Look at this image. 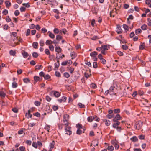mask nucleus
<instances>
[{
  "instance_id": "nucleus-1",
  "label": "nucleus",
  "mask_w": 151,
  "mask_h": 151,
  "mask_svg": "<svg viewBox=\"0 0 151 151\" xmlns=\"http://www.w3.org/2000/svg\"><path fill=\"white\" fill-rule=\"evenodd\" d=\"M65 130L66 132V134L69 135L71 134L72 132L71 131V128L70 126L65 127Z\"/></svg>"
},
{
  "instance_id": "nucleus-2",
  "label": "nucleus",
  "mask_w": 151,
  "mask_h": 151,
  "mask_svg": "<svg viewBox=\"0 0 151 151\" xmlns=\"http://www.w3.org/2000/svg\"><path fill=\"white\" fill-rule=\"evenodd\" d=\"M142 125V122L141 121L137 122L135 124V127L137 129H139L141 128Z\"/></svg>"
},
{
  "instance_id": "nucleus-3",
  "label": "nucleus",
  "mask_w": 151,
  "mask_h": 151,
  "mask_svg": "<svg viewBox=\"0 0 151 151\" xmlns=\"http://www.w3.org/2000/svg\"><path fill=\"white\" fill-rule=\"evenodd\" d=\"M96 118V115L94 116L93 117L91 116L88 118L87 120L88 122H91Z\"/></svg>"
},
{
  "instance_id": "nucleus-4",
  "label": "nucleus",
  "mask_w": 151,
  "mask_h": 151,
  "mask_svg": "<svg viewBox=\"0 0 151 151\" xmlns=\"http://www.w3.org/2000/svg\"><path fill=\"white\" fill-rule=\"evenodd\" d=\"M122 29L120 26H118L116 29V31L118 34H120L122 32Z\"/></svg>"
},
{
  "instance_id": "nucleus-5",
  "label": "nucleus",
  "mask_w": 151,
  "mask_h": 151,
  "mask_svg": "<svg viewBox=\"0 0 151 151\" xmlns=\"http://www.w3.org/2000/svg\"><path fill=\"white\" fill-rule=\"evenodd\" d=\"M66 99V97L63 96L61 99H58V101L60 102L61 103L62 101L65 102Z\"/></svg>"
},
{
  "instance_id": "nucleus-6",
  "label": "nucleus",
  "mask_w": 151,
  "mask_h": 151,
  "mask_svg": "<svg viewBox=\"0 0 151 151\" xmlns=\"http://www.w3.org/2000/svg\"><path fill=\"white\" fill-rule=\"evenodd\" d=\"M69 115L67 114H65L64 116L63 121H68L69 119Z\"/></svg>"
},
{
  "instance_id": "nucleus-7",
  "label": "nucleus",
  "mask_w": 151,
  "mask_h": 151,
  "mask_svg": "<svg viewBox=\"0 0 151 151\" xmlns=\"http://www.w3.org/2000/svg\"><path fill=\"white\" fill-rule=\"evenodd\" d=\"M30 112L31 110H29L28 111V115H27V113H26L25 116H26L28 118H29V117L31 118L32 117V115L31 114H30Z\"/></svg>"
},
{
  "instance_id": "nucleus-8",
  "label": "nucleus",
  "mask_w": 151,
  "mask_h": 151,
  "mask_svg": "<svg viewBox=\"0 0 151 151\" xmlns=\"http://www.w3.org/2000/svg\"><path fill=\"white\" fill-rule=\"evenodd\" d=\"M103 121L104 122H105V125L107 126H109L110 125V121L106 119L103 120Z\"/></svg>"
},
{
  "instance_id": "nucleus-9",
  "label": "nucleus",
  "mask_w": 151,
  "mask_h": 151,
  "mask_svg": "<svg viewBox=\"0 0 151 151\" xmlns=\"http://www.w3.org/2000/svg\"><path fill=\"white\" fill-rule=\"evenodd\" d=\"M62 49L60 47H59V46H58L57 47L55 48V51L58 53L60 52L61 51Z\"/></svg>"
},
{
  "instance_id": "nucleus-10",
  "label": "nucleus",
  "mask_w": 151,
  "mask_h": 151,
  "mask_svg": "<svg viewBox=\"0 0 151 151\" xmlns=\"http://www.w3.org/2000/svg\"><path fill=\"white\" fill-rule=\"evenodd\" d=\"M130 139L133 142H136L138 140L137 138L135 136H133Z\"/></svg>"
},
{
  "instance_id": "nucleus-11",
  "label": "nucleus",
  "mask_w": 151,
  "mask_h": 151,
  "mask_svg": "<svg viewBox=\"0 0 151 151\" xmlns=\"http://www.w3.org/2000/svg\"><path fill=\"white\" fill-rule=\"evenodd\" d=\"M22 54L23 57L25 58H27L28 55L27 53L25 51H24L23 52H22Z\"/></svg>"
},
{
  "instance_id": "nucleus-12",
  "label": "nucleus",
  "mask_w": 151,
  "mask_h": 151,
  "mask_svg": "<svg viewBox=\"0 0 151 151\" xmlns=\"http://www.w3.org/2000/svg\"><path fill=\"white\" fill-rule=\"evenodd\" d=\"M97 53L96 51H94L92 52H91L90 54V55L92 57H93L97 55Z\"/></svg>"
},
{
  "instance_id": "nucleus-13",
  "label": "nucleus",
  "mask_w": 151,
  "mask_h": 151,
  "mask_svg": "<svg viewBox=\"0 0 151 151\" xmlns=\"http://www.w3.org/2000/svg\"><path fill=\"white\" fill-rule=\"evenodd\" d=\"M6 95V94L4 92L1 91H0V96L2 98L5 97Z\"/></svg>"
},
{
  "instance_id": "nucleus-14",
  "label": "nucleus",
  "mask_w": 151,
  "mask_h": 151,
  "mask_svg": "<svg viewBox=\"0 0 151 151\" xmlns=\"http://www.w3.org/2000/svg\"><path fill=\"white\" fill-rule=\"evenodd\" d=\"M48 33H49V36L50 38L52 39H53L55 38V35L53 33L50 31L48 32Z\"/></svg>"
},
{
  "instance_id": "nucleus-15",
  "label": "nucleus",
  "mask_w": 151,
  "mask_h": 151,
  "mask_svg": "<svg viewBox=\"0 0 151 151\" xmlns=\"http://www.w3.org/2000/svg\"><path fill=\"white\" fill-rule=\"evenodd\" d=\"M141 28L143 30H146L147 29V27L146 25H145V24H144L141 26Z\"/></svg>"
},
{
  "instance_id": "nucleus-16",
  "label": "nucleus",
  "mask_w": 151,
  "mask_h": 151,
  "mask_svg": "<svg viewBox=\"0 0 151 151\" xmlns=\"http://www.w3.org/2000/svg\"><path fill=\"white\" fill-rule=\"evenodd\" d=\"M63 122L64 124L63 125H65V127H69L68 125L69 124V123L68 122V121H63Z\"/></svg>"
},
{
  "instance_id": "nucleus-17",
  "label": "nucleus",
  "mask_w": 151,
  "mask_h": 151,
  "mask_svg": "<svg viewBox=\"0 0 151 151\" xmlns=\"http://www.w3.org/2000/svg\"><path fill=\"white\" fill-rule=\"evenodd\" d=\"M34 78L35 80V81L36 82H37L38 81H41V80H40V78L39 77L37 76H34Z\"/></svg>"
},
{
  "instance_id": "nucleus-18",
  "label": "nucleus",
  "mask_w": 151,
  "mask_h": 151,
  "mask_svg": "<svg viewBox=\"0 0 151 151\" xmlns=\"http://www.w3.org/2000/svg\"><path fill=\"white\" fill-rule=\"evenodd\" d=\"M52 44V41L50 40H47L46 42V44L47 45H50Z\"/></svg>"
},
{
  "instance_id": "nucleus-19",
  "label": "nucleus",
  "mask_w": 151,
  "mask_h": 151,
  "mask_svg": "<svg viewBox=\"0 0 151 151\" xmlns=\"http://www.w3.org/2000/svg\"><path fill=\"white\" fill-rule=\"evenodd\" d=\"M54 95L56 97H58L60 96V94L58 92L55 91L54 93Z\"/></svg>"
},
{
  "instance_id": "nucleus-20",
  "label": "nucleus",
  "mask_w": 151,
  "mask_h": 151,
  "mask_svg": "<svg viewBox=\"0 0 151 151\" xmlns=\"http://www.w3.org/2000/svg\"><path fill=\"white\" fill-rule=\"evenodd\" d=\"M18 85L17 83L14 82L12 83V87L13 88H15L17 87Z\"/></svg>"
},
{
  "instance_id": "nucleus-21",
  "label": "nucleus",
  "mask_w": 151,
  "mask_h": 151,
  "mask_svg": "<svg viewBox=\"0 0 151 151\" xmlns=\"http://www.w3.org/2000/svg\"><path fill=\"white\" fill-rule=\"evenodd\" d=\"M107 149L109 151H113L114 149V147L112 146L108 147Z\"/></svg>"
},
{
  "instance_id": "nucleus-22",
  "label": "nucleus",
  "mask_w": 151,
  "mask_h": 151,
  "mask_svg": "<svg viewBox=\"0 0 151 151\" xmlns=\"http://www.w3.org/2000/svg\"><path fill=\"white\" fill-rule=\"evenodd\" d=\"M62 39V37L59 35H57V36H56V40L58 41V42H59V41H60V40Z\"/></svg>"
},
{
  "instance_id": "nucleus-23",
  "label": "nucleus",
  "mask_w": 151,
  "mask_h": 151,
  "mask_svg": "<svg viewBox=\"0 0 151 151\" xmlns=\"http://www.w3.org/2000/svg\"><path fill=\"white\" fill-rule=\"evenodd\" d=\"M109 46H108L106 45H104L102 46V49L104 50H108V47H109Z\"/></svg>"
},
{
  "instance_id": "nucleus-24",
  "label": "nucleus",
  "mask_w": 151,
  "mask_h": 151,
  "mask_svg": "<svg viewBox=\"0 0 151 151\" xmlns=\"http://www.w3.org/2000/svg\"><path fill=\"white\" fill-rule=\"evenodd\" d=\"M58 54H56V58L57 59V60L60 59V58L62 59L63 57H64L65 56L63 54L61 56H59L58 57Z\"/></svg>"
},
{
  "instance_id": "nucleus-25",
  "label": "nucleus",
  "mask_w": 151,
  "mask_h": 151,
  "mask_svg": "<svg viewBox=\"0 0 151 151\" xmlns=\"http://www.w3.org/2000/svg\"><path fill=\"white\" fill-rule=\"evenodd\" d=\"M32 55L33 57L35 58H37L39 55L38 53L36 52H33L32 53Z\"/></svg>"
},
{
  "instance_id": "nucleus-26",
  "label": "nucleus",
  "mask_w": 151,
  "mask_h": 151,
  "mask_svg": "<svg viewBox=\"0 0 151 151\" xmlns=\"http://www.w3.org/2000/svg\"><path fill=\"white\" fill-rule=\"evenodd\" d=\"M38 45V43L37 42H34L33 44V47L36 49L37 48V46Z\"/></svg>"
},
{
  "instance_id": "nucleus-27",
  "label": "nucleus",
  "mask_w": 151,
  "mask_h": 151,
  "mask_svg": "<svg viewBox=\"0 0 151 151\" xmlns=\"http://www.w3.org/2000/svg\"><path fill=\"white\" fill-rule=\"evenodd\" d=\"M60 64L59 63V61L58 60L57 62L55 63V68H58Z\"/></svg>"
},
{
  "instance_id": "nucleus-28",
  "label": "nucleus",
  "mask_w": 151,
  "mask_h": 151,
  "mask_svg": "<svg viewBox=\"0 0 151 151\" xmlns=\"http://www.w3.org/2000/svg\"><path fill=\"white\" fill-rule=\"evenodd\" d=\"M6 6L7 7H9L11 6V3L8 1H6L5 2Z\"/></svg>"
},
{
  "instance_id": "nucleus-29",
  "label": "nucleus",
  "mask_w": 151,
  "mask_h": 151,
  "mask_svg": "<svg viewBox=\"0 0 151 151\" xmlns=\"http://www.w3.org/2000/svg\"><path fill=\"white\" fill-rule=\"evenodd\" d=\"M114 111L115 113L118 114L120 112V109H116L114 110Z\"/></svg>"
},
{
  "instance_id": "nucleus-30",
  "label": "nucleus",
  "mask_w": 151,
  "mask_h": 151,
  "mask_svg": "<svg viewBox=\"0 0 151 151\" xmlns=\"http://www.w3.org/2000/svg\"><path fill=\"white\" fill-rule=\"evenodd\" d=\"M115 119H117L118 120L121 119L122 117L120 116L119 114H117L115 117Z\"/></svg>"
},
{
  "instance_id": "nucleus-31",
  "label": "nucleus",
  "mask_w": 151,
  "mask_h": 151,
  "mask_svg": "<svg viewBox=\"0 0 151 151\" xmlns=\"http://www.w3.org/2000/svg\"><path fill=\"white\" fill-rule=\"evenodd\" d=\"M135 33L137 35L141 32L142 31L140 29H138L135 30Z\"/></svg>"
},
{
  "instance_id": "nucleus-32",
  "label": "nucleus",
  "mask_w": 151,
  "mask_h": 151,
  "mask_svg": "<svg viewBox=\"0 0 151 151\" xmlns=\"http://www.w3.org/2000/svg\"><path fill=\"white\" fill-rule=\"evenodd\" d=\"M40 45L41 46H43L44 45V41L43 40H41L40 42Z\"/></svg>"
},
{
  "instance_id": "nucleus-33",
  "label": "nucleus",
  "mask_w": 151,
  "mask_h": 151,
  "mask_svg": "<svg viewBox=\"0 0 151 151\" xmlns=\"http://www.w3.org/2000/svg\"><path fill=\"white\" fill-rule=\"evenodd\" d=\"M64 76L67 78H68L70 77L69 74L67 72H65L63 74Z\"/></svg>"
},
{
  "instance_id": "nucleus-34",
  "label": "nucleus",
  "mask_w": 151,
  "mask_h": 151,
  "mask_svg": "<svg viewBox=\"0 0 151 151\" xmlns=\"http://www.w3.org/2000/svg\"><path fill=\"white\" fill-rule=\"evenodd\" d=\"M91 88H97L96 85L94 83H92L90 85Z\"/></svg>"
},
{
  "instance_id": "nucleus-35",
  "label": "nucleus",
  "mask_w": 151,
  "mask_h": 151,
  "mask_svg": "<svg viewBox=\"0 0 151 151\" xmlns=\"http://www.w3.org/2000/svg\"><path fill=\"white\" fill-rule=\"evenodd\" d=\"M15 51H13L12 50H11L10 51L9 53L12 56H14L15 55Z\"/></svg>"
},
{
  "instance_id": "nucleus-36",
  "label": "nucleus",
  "mask_w": 151,
  "mask_h": 151,
  "mask_svg": "<svg viewBox=\"0 0 151 151\" xmlns=\"http://www.w3.org/2000/svg\"><path fill=\"white\" fill-rule=\"evenodd\" d=\"M77 128L80 129L82 128V125L78 123L76 125Z\"/></svg>"
},
{
  "instance_id": "nucleus-37",
  "label": "nucleus",
  "mask_w": 151,
  "mask_h": 151,
  "mask_svg": "<svg viewBox=\"0 0 151 151\" xmlns=\"http://www.w3.org/2000/svg\"><path fill=\"white\" fill-rule=\"evenodd\" d=\"M44 77L45 79L47 80L49 79L50 78V77L49 75L47 74L45 75Z\"/></svg>"
},
{
  "instance_id": "nucleus-38",
  "label": "nucleus",
  "mask_w": 151,
  "mask_h": 151,
  "mask_svg": "<svg viewBox=\"0 0 151 151\" xmlns=\"http://www.w3.org/2000/svg\"><path fill=\"white\" fill-rule=\"evenodd\" d=\"M78 105L81 108H84L85 106L84 105L80 103H79Z\"/></svg>"
},
{
  "instance_id": "nucleus-39",
  "label": "nucleus",
  "mask_w": 151,
  "mask_h": 151,
  "mask_svg": "<svg viewBox=\"0 0 151 151\" xmlns=\"http://www.w3.org/2000/svg\"><path fill=\"white\" fill-rule=\"evenodd\" d=\"M45 52L47 55H50V52L49 51V50L47 49H46L45 50Z\"/></svg>"
},
{
  "instance_id": "nucleus-40",
  "label": "nucleus",
  "mask_w": 151,
  "mask_h": 151,
  "mask_svg": "<svg viewBox=\"0 0 151 151\" xmlns=\"http://www.w3.org/2000/svg\"><path fill=\"white\" fill-rule=\"evenodd\" d=\"M36 69H42V67H43V66L42 65H37L36 66Z\"/></svg>"
},
{
  "instance_id": "nucleus-41",
  "label": "nucleus",
  "mask_w": 151,
  "mask_h": 151,
  "mask_svg": "<svg viewBox=\"0 0 151 151\" xmlns=\"http://www.w3.org/2000/svg\"><path fill=\"white\" fill-rule=\"evenodd\" d=\"M122 48L125 50H126L128 48V46L126 45H122Z\"/></svg>"
},
{
  "instance_id": "nucleus-42",
  "label": "nucleus",
  "mask_w": 151,
  "mask_h": 151,
  "mask_svg": "<svg viewBox=\"0 0 151 151\" xmlns=\"http://www.w3.org/2000/svg\"><path fill=\"white\" fill-rule=\"evenodd\" d=\"M54 33L55 34H57L59 33V31L58 29L55 28L53 30Z\"/></svg>"
},
{
  "instance_id": "nucleus-43",
  "label": "nucleus",
  "mask_w": 151,
  "mask_h": 151,
  "mask_svg": "<svg viewBox=\"0 0 151 151\" xmlns=\"http://www.w3.org/2000/svg\"><path fill=\"white\" fill-rule=\"evenodd\" d=\"M55 145V142L54 141H52V142L50 144V148H53L54 147Z\"/></svg>"
},
{
  "instance_id": "nucleus-44",
  "label": "nucleus",
  "mask_w": 151,
  "mask_h": 151,
  "mask_svg": "<svg viewBox=\"0 0 151 151\" xmlns=\"http://www.w3.org/2000/svg\"><path fill=\"white\" fill-rule=\"evenodd\" d=\"M32 146H33V147H34L36 148H37V143L36 142H33Z\"/></svg>"
},
{
  "instance_id": "nucleus-45",
  "label": "nucleus",
  "mask_w": 151,
  "mask_h": 151,
  "mask_svg": "<svg viewBox=\"0 0 151 151\" xmlns=\"http://www.w3.org/2000/svg\"><path fill=\"white\" fill-rule=\"evenodd\" d=\"M23 6H25L26 7L28 8L30 6V5L28 3H23L22 4Z\"/></svg>"
},
{
  "instance_id": "nucleus-46",
  "label": "nucleus",
  "mask_w": 151,
  "mask_h": 151,
  "mask_svg": "<svg viewBox=\"0 0 151 151\" xmlns=\"http://www.w3.org/2000/svg\"><path fill=\"white\" fill-rule=\"evenodd\" d=\"M50 50L51 51H53L54 50V47L52 45H50L49 46Z\"/></svg>"
},
{
  "instance_id": "nucleus-47",
  "label": "nucleus",
  "mask_w": 151,
  "mask_h": 151,
  "mask_svg": "<svg viewBox=\"0 0 151 151\" xmlns=\"http://www.w3.org/2000/svg\"><path fill=\"white\" fill-rule=\"evenodd\" d=\"M138 137L140 139H144L145 138V136L143 135H141L138 136Z\"/></svg>"
},
{
  "instance_id": "nucleus-48",
  "label": "nucleus",
  "mask_w": 151,
  "mask_h": 151,
  "mask_svg": "<svg viewBox=\"0 0 151 151\" xmlns=\"http://www.w3.org/2000/svg\"><path fill=\"white\" fill-rule=\"evenodd\" d=\"M19 14V12L18 10H16L14 12V14L16 16H18Z\"/></svg>"
},
{
  "instance_id": "nucleus-49",
  "label": "nucleus",
  "mask_w": 151,
  "mask_h": 151,
  "mask_svg": "<svg viewBox=\"0 0 151 151\" xmlns=\"http://www.w3.org/2000/svg\"><path fill=\"white\" fill-rule=\"evenodd\" d=\"M30 29H28L27 30V31L26 33V36H28V35H29L30 34Z\"/></svg>"
},
{
  "instance_id": "nucleus-50",
  "label": "nucleus",
  "mask_w": 151,
  "mask_h": 151,
  "mask_svg": "<svg viewBox=\"0 0 151 151\" xmlns=\"http://www.w3.org/2000/svg\"><path fill=\"white\" fill-rule=\"evenodd\" d=\"M12 111L15 113H17L18 112V110L16 108H13Z\"/></svg>"
},
{
  "instance_id": "nucleus-51",
  "label": "nucleus",
  "mask_w": 151,
  "mask_h": 151,
  "mask_svg": "<svg viewBox=\"0 0 151 151\" xmlns=\"http://www.w3.org/2000/svg\"><path fill=\"white\" fill-rule=\"evenodd\" d=\"M97 66V63L96 62H94L93 63V67L94 68H96Z\"/></svg>"
},
{
  "instance_id": "nucleus-52",
  "label": "nucleus",
  "mask_w": 151,
  "mask_h": 151,
  "mask_svg": "<svg viewBox=\"0 0 151 151\" xmlns=\"http://www.w3.org/2000/svg\"><path fill=\"white\" fill-rule=\"evenodd\" d=\"M33 115L37 117H39L40 116V114L38 112H36L35 113H34Z\"/></svg>"
},
{
  "instance_id": "nucleus-53",
  "label": "nucleus",
  "mask_w": 151,
  "mask_h": 151,
  "mask_svg": "<svg viewBox=\"0 0 151 151\" xmlns=\"http://www.w3.org/2000/svg\"><path fill=\"white\" fill-rule=\"evenodd\" d=\"M123 27L124 29L126 30H128V26L127 25L124 24L123 25Z\"/></svg>"
},
{
  "instance_id": "nucleus-54",
  "label": "nucleus",
  "mask_w": 151,
  "mask_h": 151,
  "mask_svg": "<svg viewBox=\"0 0 151 151\" xmlns=\"http://www.w3.org/2000/svg\"><path fill=\"white\" fill-rule=\"evenodd\" d=\"M117 54L118 55L120 56H122L123 55V53L120 51H118L117 52Z\"/></svg>"
},
{
  "instance_id": "nucleus-55",
  "label": "nucleus",
  "mask_w": 151,
  "mask_h": 151,
  "mask_svg": "<svg viewBox=\"0 0 151 151\" xmlns=\"http://www.w3.org/2000/svg\"><path fill=\"white\" fill-rule=\"evenodd\" d=\"M52 109L54 111H55L58 109V106H53Z\"/></svg>"
},
{
  "instance_id": "nucleus-56",
  "label": "nucleus",
  "mask_w": 151,
  "mask_h": 151,
  "mask_svg": "<svg viewBox=\"0 0 151 151\" xmlns=\"http://www.w3.org/2000/svg\"><path fill=\"white\" fill-rule=\"evenodd\" d=\"M35 104L37 106H38L40 105V103L37 101H36L35 102Z\"/></svg>"
},
{
  "instance_id": "nucleus-57",
  "label": "nucleus",
  "mask_w": 151,
  "mask_h": 151,
  "mask_svg": "<svg viewBox=\"0 0 151 151\" xmlns=\"http://www.w3.org/2000/svg\"><path fill=\"white\" fill-rule=\"evenodd\" d=\"M21 151H24L25 149V147L24 146H21L19 148Z\"/></svg>"
},
{
  "instance_id": "nucleus-58",
  "label": "nucleus",
  "mask_w": 151,
  "mask_h": 151,
  "mask_svg": "<svg viewBox=\"0 0 151 151\" xmlns=\"http://www.w3.org/2000/svg\"><path fill=\"white\" fill-rule=\"evenodd\" d=\"M70 55H71V57H72V59L76 57L75 55L74 54V53L73 52L71 53L70 54Z\"/></svg>"
},
{
  "instance_id": "nucleus-59",
  "label": "nucleus",
  "mask_w": 151,
  "mask_h": 151,
  "mask_svg": "<svg viewBox=\"0 0 151 151\" xmlns=\"http://www.w3.org/2000/svg\"><path fill=\"white\" fill-rule=\"evenodd\" d=\"M41 31L42 32L45 33L47 32V30L45 28H43L41 29Z\"/></svg>"
},
{
  "instance_id": "nucleus-60",
  "label": "nucleus",
  "mask_w": 151,
  "mask_h": 151,
  "mask_svg": "<svg viewBox=\"0 0 151 151\" xmlns=\"http://www.w3.org/2000/svg\"><path fill=\"white\" fill-rule=\"evenodd\" d=\"M24 82L26 83H27L29 82V80L28 78H24L23 79Z\"/></svg>"
},
{
  "instance_id": "nucleus-61",
  "label": "nucleus",
  "mask_w": 151,
  "mask_h": 151,
  "mask_svg": "<svg viewBox=\"0 0 151 151\" xmlns=\"http://www.w3.org/2000/svg\"><path fill=\"white\" fill-rule=\"evenodd\" d=\"M2 13L4 15H6L8 13V11L6 9H5L3 11Z\"/></svg>"
},
{
  "instance_id": "nucleus-62",
  "label": "nucleus",
  "mask_w": 151,
  "mask_h": 151,
  "mask_svg": "<svg viewBox=\"0 0 151 151\" xmlns=\"http://www.w3.org/2000/svg\"><path fill=\"white\" fill-rule=\"evenodd\" d=\"M39 75L41 76H42V77H44L45 74L42 71L40 73Z\"/></svg>"
},
{
  "instance_id": "nucleus-63",
  "label": "nucleus",
  "mask_w": 151,
  "mask_h": 151,
  "mask_svg": "<svg viewBox=\"0 0 151 151\" xmlns=\"http://www.w3.org/2000/svg\"><path fill=\"white\" fill-rule=\"evenodd\" d=\"M114 86H112L110 87L109 90V91L110 92L112 91H113L114 89Z\"/></svg>"
},
{
  "instance_id": "nucleus-64",
  "label": "nucleus",
  "mask_w": 151,
  "mask_h": 151,
  "mask_svg": "<svg viewBox=\"0 0 151 151\" xmlns=\"http://www.w3.org/2000/svg\"><path fill=\"white\" fill-rule=\"evenodd\" d=\"M31 143H32V142L30 140H27L26 141V143L28 145H31Z\"/></svg>"
}]
</instances>
